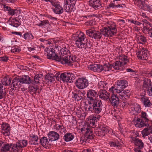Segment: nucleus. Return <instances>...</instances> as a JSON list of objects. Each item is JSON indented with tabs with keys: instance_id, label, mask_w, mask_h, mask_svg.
Returning <instances> with one entry per match:
<instances>
[{
	"instance_id": "1",
	"label": "nucleus",
	"mask_w": 152,
	"mask_h": 152,
	"mask_svg": "<svg viewBox=\"0 0 152 152\" xmlns=\"http://www.w3.org/2000/svg\"><path fill=\"white\" fill-rule=\"evenodd\" d=\"M102 101L98 99L88 101V104L85 106L86 111L89 112L94 113L97 114L100 113L102 110Z\"/></svg>"
},
{
	"instance_id": "2",
	"label": "nucleus",
	"mask_w": 152,
	"mask_h": 152,
	"mask_svg": "<svg viewBox=\"0 0 152 152\" xmlns=\"http://www.w3.org/2000/svg\"><path fill=\"white\" fill-rule=\"evenodd\" d=\"M73 39L75 41V45L77 48L86 49L91 46L90 41L88 40L83 32H80L74 35Z\"/></svg>"
},
{
	"instance_id": "3",
	"label": "nucleus",
	"mask_w": 152,
	"mask_h": 152,
	"mask_svg": "<svg viewBox=\"0 0 152 152\" xmlns=\"http://www.w3.org/2000/svg\"><path fill=\"white\" fill-rule=\"evenodd\" d=\"M75 77L74 75L70 72H66L59 74L56 76V78L58 81L61 80L64 82H73L75 79Z\"/></svg>"
},
{
	"instance_id": "4",
	"label": "nucleus",
	"mask_w": 152,
	"mask_h": 152,
	"mask_svg": "<svg viewBox=\"0 0 152 152\" xmlns=\"http://www.w3.org/2000/svg\"><path fill=\"white\" fill-rule=\"evenodd\" d=\"M27 141L23 140H18L15 144H11V151L12 152H21L23 148L26 146Z\"/></svg>"
},
{
	"instance_id": "5",
	"label": "nucleus",
	"mask_w": 152,
	"mask_h": 152,
	"mask_svg": "<svg viewBox=\"0 0 152 152\" xmlns=\"http://www.w3.org/2000/svg\"><path fill=\"white\" fill-rule=\"evenodd\" d=\"M55 57V60L60 62L62 64L70 66L72 65V63L74 62L75 60V57L73 56H60V57L58 56Z\"/></svg>"
},
{
	"instance_id": "6",
	"label": "nucleus",
	"mask_w": 152,
	"mask_h": 152,
	"mask_svg": "<svg viewBox=\"0 0 152 152\" xmlns=\"http://www.w3.org/2000/svg\"><path fill=\"white\" fill-rule=\"evenodd\" d=\"M11 81V79L10 78L4 77L2 80L0 82L1 90L0 91V99L3 98L6 95V92L4 91L3 89V85H9Z\"/></svg>"
},
{
	"instance_id": "7",
	"label": "nucleus",
	"mask_w": 152,
	"mask_h": 152,
	"mask_svg": "<svg viewBox=\"0 0 152 152\" xmlns=\"http://www.w3.org/2000/svg\"><path fill=\"white\" fill-rule=\"evenodd\" d=\"M86 131L85 133L80 138V141L82 143L84 142L88 143L91 140L93 139L94 138L92 134V131L89 128H86Z\"/></svg>"
},
{
	"instance_id": "8",
	"label": "nucleus",
	"mask_w": 152,
	"mask_h": 152,
	"mask_svg": "<svg viewBox=\"0 0 152 152\" xmlns=\"http://www.w3.org/2000/svg\"><path fill=\"white\" fill-rule=\"evenodd\" d=\"M142 88L148 95L152 96V85L150 79H146L144 80Z\"/></svg>"
},
{
	"instance_id": "9",
	"label": "nucleus",
	"mask_w": 152,
	"mask_h": 152,
	"mask_svg": "<svg viewBox=\"0 0 152 152\" xmlns=\"http://www.w3.org/2000/svg\"><path fill=\"white\" fill-rule=\"evenodd\" d=\"M75 84L76 87L80 89H83L88 85V81L83 78H78L76 80Z\"/></svg>"
},
{
	"instance_id": "10",
	"label": "nucleus",
	"mask_w": 152,
	"mask_h": 152,
	"mask_svg": "<svg viewBox=\"0 0 152 152\" xmlns=\"http://www.w3.org/2000/svg\"><path fill=\"white\" fill-rule=\"evenodd\" d=\"M72 94L73 98L76 100L80 101L83 99L86 93L84 90L75 89L72 92Z\"/></svg>"
},
{
	"instance_id": "11",
	"label": "nucleus",
	"mask_w": 152,
	"mask_h": 152,
	"mask_svg": "<svg viewBox=\"0 0 152 152\" xmlns=\"http://www.w3.org/2000/svg\"><path fill=\"white\" fill-rule=\"evenodd\" d=\"M86 34L90 37L96 39H99L102 37L101 32L91 29L87 30L86 31Z\"/></svg>"
},
{
	"instance_id": "12",
	"label": "nucleus",
	"mask_w": 152,
	"mask_h": 152,
	"mask_svg": "<svg viewBox=\"0 0 152 152\" xmlns=\"http://www.w3.org/2000/svg\"><path fill=\"white\" fill-rule=\"evenodd\" d=\"M137 57L138 58L143 60H147L148 58V50L146 48H141L137 52Z\"/></svg>"
},
{
	"instance_id": "13",
	"label": "nucleus",
	"mask_w": 152,
	"mask_h": 152,
	"mask_svg": "<svg viewBox=\"0 0 152 152\" xmlns=\"http://www.w3.org/2000/svg\"><path fill=\"white\" fill-rule=\"evenodd\" d=\"M54 7L53 9V12L56 14H60L64 12L63 8L60 5V3L56 0H55L52 4Z\"/></svg>"
},
{
	"instance_id": "14",
	"label": "nucleus",
	"mask_w": 152,
	"mask_h": 152,
	"mask_svg": "<svg viewBox=\"0 0 152 152\" xmlns=\"http://www.w3.org/2000/svg\"><path fill=\"white\" fill-rule=\"evenodd\" d=\"M124 89H116L115 87L112 86L109 88V91L112 93H116L119 94L118 96L119 98L124 100L126 99V96L125 95V91Z\"/></svg>"
},
{
	"instance_id": "15",
	"label": "nucleus",
	"mask_w": 152,
	"mask_h": 152,
	"mask_svg": "<svg viewBox=\"0 0 152 152\" xmlns=\"http://www.w3.org/2000/svg\"><path fill=\"white\" fill-rule=\"evenodd\" d=\"M142 31L152 38V24L149 23L143 24Z\"/></svg>"
},
{
	"instance_id": "16",
	"label": "nucleus",
	"mask_w": 152,
	"mask_h": 152,
	"mask_svg": "<svg viewBox=\"0 0 152 152\" xmlns=\"http://www.w3.org/2000/svg\"><path fill=\"white\" fill-rule=\"evenodd\" d=\"M1 133L5 136H9L10 134V127L7 123H3L1 126Z\"/></svg>"
},
{
	"instance_id": "17",
	"label": "nucleus",
	"mask_w": 152,
	"mask_h": 152,
	"mask_svg": "<svg viewBox=\"0 0 152 152\" xmlns=\"http://www.w3.org/2000/svg\"><path fill=\"white\" fill-rule=\"evenodd\" d=\"M101 32L102 35L104 37H111L114 35V32H112V31L110 30L109 27H104L99 30Z\"/></svg>"
},
{
	"instance_id": "18",
	"label": "nucleus",
	"mask_w": 152,
	"mask_h": 152,
	"mask_svg": "<svg viewBox=\"0 0 152 152\" xmlns=\"http://www.w3.org/2000/svg\"><path fill=\"white\" fill-rule=\"evenodd\" d=\"M45 50L46 53L45 54H47V55L48 58L56 60L55 58H56L55 57L56 56H58L55 54L53 48L49 47L45 49Z\"/></svg>"
},
{
	"instance_id": "19",
	"label": "nucleus",
	"mask_w": 152,
	"mask_h": 152,
	"mask_svg": "<svg viewBox=\"0 0 152 152\" xmlns=\"http://www.w3.org/2000/svg\"><path fill=\"white\" fill-rule=\"evenodd\" d=\"M98 95L101 99L104 100L108 99L110 96V94L106 91L105 89H101L98 92Z\"/></svg>"
},
{
	"instance_id": "20",
	"label": "nucleus",
	"mask_w": 152,
	"mask_h": 152,
	"mask_svg": "<svg viewBox=\"0 0 152 152\" xmlns=\"http://www.w3.org/2000/svg\"><path fill=\"white\" fill-rule=\"evenodd\" d=\"M133 143L134 144L136 148H137L139 149H142L144 147V144L142 140L138 138L133 137L132 139Z\"/></svg>"
},
{
	"instance_id": "21",
	"label": "nucleus",
	"mask_w": 152,
	"mask_h": 152,
	"mask_svg": "<svg viewBox=\"0 0 152 152\" xmlns=\"http://www.w3.org/2000/svg\"><path fill=\"white\" fill-rule=\"evenodd\" d=\"M48 136L51 142L57 140L59 138V134L53 131L49 132L48 134Z\"/></svg>"
},
{
	"instance_id": "22",
	"label": "nucleus",
	"mask_w": 152,
	"mask_h": 152,
	"mask_svg": "<svg viewBox=\"0 0 152 152\" xmlns=\"http://www.w3.org/2000/svg\"><path fill=\"white\" fill-rule=\"evenodd\" d=\"M39 143L45 148H49V146L51 144V142L49 139H48L46 137H42L40 139Z\"/></svg>"
},
{
	"instance_id": "23",
	"label": "nucleus",
	"mask_w": 152,
	"mask_h": 152,
	"mask_svg": "<svg viewBox=\"0 0 152 152\" xmlns=\"http://www.w3.org/2000/svg\"><path fill=\"white\" fill-rule=\"evenodd\" d=\"M127 81L125 80H118L116 86L115 87L116 89H124L128 86Z\"/></svg>"
},
{
	"instance_id": "24",
	"label": "nucleus",
	"mask_w": 152,
	"mask_h": 152,
	"mask_svg": "<svg viewBox=\"0 0 152 152\" xmlns=\"http://www.w3.org/2000/svg\"><path fill=\"white\" fill-rule=\"evenodd\" d=\"M97 94L96 91L90 89L88 90L87 92V96L88 100V101H90L92 100L95 99L93 98L96 96Z\"/></svg>"
},
{
	"instance_id": "25",
	"label": "nucleus",
	"mask_w": 152,
	"mask_h": 152,
	"mask_svg": "<svg viewBox=\"0 0 152 152\" xmlns=\"http://www.w3.org/2000/svg\"><path fill=\"white\" fill-rule=\"evenodd\" d=\"M140 99L142 104L144 105L145 107H151L152 105V103L150 102L148 97L143 96L140 97Z\"/></svg>"
},
{
	"instance_id": "26",
	"label": "nucleus",
	"mask_w": 152,
	"mask_h": 152,
	"mask_svg": "<svg viewBox=\"0 0 152 152\" xmlns=\"http://www.w3.org/2000/svg\"><path fill=\"white\" fill-rule=\"evenodd\" d=\"M12 84L13 88H16L20 87L22 84L21 77H15L12 80Z\"/></svg>"
},
{
	"instance_id": "27",
	"label": "nucleus",
	"mask_w": 152,
	"mask_h": 152,
	"mask_svg": "<svg viewBox=\"0 0 152 152\" xmlns=\"http://www.w3.org/2000/svg\"><path fill=\"white\" fill-rule=\"evenodd\" d=\"M21 17L22 16L19 15L18 18H14L11 20L9 22L10 24L14 27H17L21 24V21L19 19V17Z\"/></svg>"
},
{
	"instance_id": "28",
	"label": "nucleus",
	"mask_w": 152,
	"mask_h": 152,
	"mask_svg": "<svg viewBox=\"0 0 152 152\" xmlns=\"http://www.w3.org/2000/svg\"><path fill=\"white\" fill-rule=\"evenodd\" d=\"M38 138L37 135H30L29 139V143L31 145H38L39 144L38 140Z\"/></svg>"
},
{
	"instance_id": "29",
	"label": "nucleus",
	"mask_w": 152,
	"mask_h": 152,
	"mask_svg": "<svg viewBox=\"0 0 152 152\" xmlns=\"http://www.w3.org/2000/svg\"><path fill=\"white\" fill-rule=\"evenodd\" d=\"M112 65V69L114 71V70H121L123 69V66L124 65L123 64L121 63L120 61H117L113 63Z\"/></svg>"
},
{
	"instance_id": "30",
	"label": "nucleus",
	"mask_w": 152,
	"mask_h": 152,
	"mask_svg": "<svg viewBox=\"0 0 152 152\" xmlns=\"http://www.w3.org/2000/svg\"><path fill=\"white\" fill-rule=\"evenodd\" d=\"M119 98L117 95L115 94H113L111 96V100L112 105L114 106H117L119 103Z\"/></svg>"
},
{
	"instance_id": "31",
	"label": "nucleus",
	"mask_w": 152,
	"mask_h": 152,
	"mask_svg": "<svg viewBox=\"0 0 152 152\" xmlns=\"http://www.w3.org/2000/svg\"><path fill=\"white\" fill-rule=\"evenodd\" d=\"M99 1V0H90L89 1V4L90 6L95 10L98 9L101 6Z\"/></svg>"
},
{
	"instance_id": "32",
	"label": "nucleus",
	"mask_w": 152,
	"mask_h": 152,
	"mask_svg": "<svg viewBox=\"0 0 152 152\" xmlns=\"http://www.w3.org/2000/svg\"><path fill=\"white\" fill-rule=\"evenodd\" d=\"M134 125L136 127L138 128L146 126L147 123L142 119L137 118L134 122Z\"/></svg>"
},
{
	"instance_id": "33",
	"label": "nucleus",
	"mask_w": 152,
	"mask_h": 152,
	"mask_svg": "<svg viewBox=\"0 0 152 152\" xmlns=\"http://www.w3.org/2000/svg\"><path fill=\"white\" fill-rule=\"evenodd\" d=\"M134 115L140 113L141 111L140 106L137 104H135L134 107H132L130 110Z\"/></svg>"
},
{
	"instance_id": "34",
	"label": "nucleus",
	"mask_w": 152,
	"mask_h": 152,
	"mask_svg": "<svg viewBox=\"0 0 152 152\" xmlns=\"http://www.w3.org/2000/svg\"><path fill=\"white\" fill-rule=\"evenodd\" d=\"M75 136L72 133H67L63 137V139L66 142H69L72 140L74 138Z\"/></svg>"
},
{
	"instance_id": "35",
	"label": "nucleus",
	"mask_w": 152,
	"mask_h": 152,
	"mask_svg": "<svg viewBox=\"0 0 152 152\" xmlns=\"http://www.w3.org/2000/svg\"><path fill=\"white\" fill-rule=\"evenodd\" d=\"M21 78L22 84L25 83L29 84L31 83L30 78L28 75H23L21 77Z\"/></svg>"
},
{
	"instance_id": "36",
	"label": "nucleus",
	"mask_w": 152,
	"mask_h": 152,
	"mask_svg": "<svg viewBox=\"0 0 152 152\" xmlns=\"http://www.w3.org/2000/svg\"><path fill=\"white\" fill-rule=\"evenodd\" d=\"M134 3L139 8L143 9L144 7L145 3L142 0H135L134 1Z\"/></svg>"
},
{
	"instance_id": "37",
	"label": "nucleus",
	"mask_w": 152,
	"mask_h": 152,
	"mask_svg": "<svg viewBox=\"0 0 152 152\" xmlns=\"http://www.w3.org/2000/svg\"><path fill=\"white\" fill-rule=\"evenodd\" d=\"M60 52L61 56L71 55L69 50L65 47L60 49Z\"/></svg>"
},
{
	"instance_id": "38",
	"label": "nucleus",
	"mask_w": 152,
	"mask_h": 152,
	"mask_svg": "<svg viewBox=\"0 0 152 152\" xmlns=\"http://www.w3.org/2000/svg\"><path fill=\"white\" fill-rule=\"evenodd\" d=\"M56 129L58 132L61 133H65L66 129L62 125H56Z\"/></svg>"
},
{
	"instance_id": "39",
	"label": "nucleus",
	"mask_w": 152,
	"mask_h": 152,
	"mask_svg": "<svg viewBox=\"0 0 152 152\" xmlns=\"http://www.w3.org/2000/svg\"><path fill=\"white\" fill-rule=\"evenodd\" d=\"M142 137L143 138H147V137L149 136L151 133V131L148 128H145L141 131Z\"/></svg>"
},
{
	"instance_id": "40",
	"label": "nucleus",
	"mask_w": 152,
	"mask_h": 152,
	"mask_svg": "<svg viewBox=\"0 0 152 152\" xmlns=\"http://www.w3.org/2000/svg\"><path fill=\"white\" fill-rule=\"evenodd\" d=\"M108 84L106 83L104 81H101L99 82L98 86L100 89H103L102 88L105 89L108 88Z\"/></svg>"
},
{
	"instance_id": "41",
	"label": "nucleus",
	"mask_w": 152,
	"mask_h": 152,
	"mask_svg": "<svg viewBox=\"0 0 152 152\" xmlns=\"http://www.w3.org/2000/svg\"><path fill=\"white\" fill-rule=\"evenodd\" d=\"M112 64H110L109 63L105 64L102 66V70H104L105 71L111 70L113 71L112 69Z\"/></svg>"
},
{
	"instance_id": "42",
	"label": "nucleus",
	"mask_w": 152,
	"mask_h": 152,
	"mask_svg": "<svg viewBox=\"0 0 152 152\" xmlns=\"http://www.w3.org/2000/svg\"><path fill=\"white\" fill-rule=\"evenodd\" d=\"M64 10L66 12H70L72 11H74V7H71V4H70V6L69 4H68V5L65 4L64 3Z\"/></svg>"
},
{
	"instance_id": "43",
	"label": "nucleus",
	"mask_w": 152,
	"mask_h": 152,
	"mask_svg": "<svg viewBox=\"0 0 152 152\" xmlns=\"http://www.w3.org/2000/svg\"><path fill=\"white\" fill-rule=\"evenodd\" d=\"M119 59L121 60V63L123 64L124 65L129 62V60L127 58V56L125 55L120 56L119 57Z\"/></svg>"
},
{
	"instance_id": "44",
	"label": "nucleus",
	"mask_w": 152,
	"mask_h": 152,
	"mask_svg": "<svg viewBox=\"0 0 152 152\" xmlns=\"http://www.w3.org/2000/svg\"><path fill=\"white\" fill-rule=\"evenodd\" d=\"M97 121V120L94 118L90 119L88 122L89 126L94 128L95 126V124Z\"/></svg>"
},
{
	"instance_id": "45",
	"label": "nucleus",
	"mask_w": 152,
	"mask_h": 152,
	"mask_svg": "<svg viewBox=\"0 0 152 152\" xmlns=\"http://www.w3.org/2000/svg\"><path fill=\"white\" fill-rule=\"evenodd\" d=\"M23 36L24 39L27 40H31L33 39L34 38V37L31 34L28 32L25 33Z\"/></svg>"
},
{
	"instance_id": "46",
	"label": "nucleus",
	"mask_w": 152,
	"mask_h": 152,
	"mask_svg": "<svg viewBox=\"0 0 152 152\" xmlns=\"http://www.w3.org/2000/svg\"><path fill=\"white\" fill-rule=\"evenodd\" d=\"M50 25L48 21V20H45L40 21V22L38 23L37 25L39 26H49Z\"/></svg>"
},
{
	"instance_id": "47",
	"label": "nucleus",
	"mask_w": 152,
	"mask_h": 152,
	"mask_svg": "<svg viewBox=\"0 0 152 152\" xmlns=\"http://www.w3.org/2000/svg\"><path fill=\"white\" fill-rule=\"evenodd\" d=\"M10 149H11V144H9L4 143V146H3V147L1 148V150L5 152L9 150Z\"/></svg>"
},
{
	"instance_id": "48",
	"label": "nucleus",
	"mask_w": 152,
	"mask_h": 152,
	"mask_svg": "<svg viewBox=\"0 0 152 152\" xmlns=\"http://www.w3.org/2000/svg\"><path fill=\"white\" fill-rule=\"evenodd\" d=\"M77 0H66L64 1V4H65L68 5V4H70L71 7H74L76 1Z\"/></svg>"
},
{
	"instance_id": "49",
	"label": "nucleus",
	"mask_w": 152,
	"mask_h": 152,
	"mask_svg": "<svg viewBox=\"0 0 152 152\" xmlns=\"http://www.w3.org/2000/svg\"><path fill=\"white\" fill-rule=\"evenodd\" d=\"M146 42V38L144 36H140L138 38V42L139 43L142 44V42L144 43Z\"/></svg>"
},
{
	"instance_id": "50",
	"label": "nucleus",
	"mask_w": 152,
	"mask_h": 152,
	"mask_svg": "<svg viewBox=\"0 0 152 152\" xmlns=\"http://www.w3.org/2000/svg\"><path fill=\"white\" fill-rule=\"evenodd\" d=\"M141 116L142 118L144 119L146 122L148 120V115L147 113L145 112L142 111L141 112Z\"/></svg>"
},
{
	"instance_id": "51",
	"label": "nucleus",
	"mask_w": 152,
	"mask_h": 152,
	"mask_svg": "<svg viewBox=\"0 0 152 152\" xmlns=\"http://www.w3.org/2000/svg\"><path fill=\"white\" fill-rule=\"evenodd\" d=\"M101 129L105 134H107V133H108L110 131V130L111 129L106 126H102Z\"/></svg>"
},
{
	"instance_id": "52",
	"label": "nucleus",
	"mask_w": 152,
	"mask_h": 152,
	"mask_svg": "<svg viewBox=\"0 0 152 152\" xmlns=\"http://www.w3.org/2000/svg\"><path fill=\"white\" fill-rule=\"evenodd\" d=\"M42 74H37L34 77V81L36 83H39V79L42 77Z\"/></svg>"
},
{
	"instance_id": "53",
	"label": "nucleus",
	"mask_w": 152,
	"mask_h": 152,
	"mask_svg": "<svg viewBox=\"0 0 152 152\" xmlns=\"http://www.w3.org/2000/svg\"><path fill=\"white\" fill-rule=\"evenodd\" d=\"M97 64H94L92 65H90L88 66V68L90 70L95 72H96Z\"/></svg>"
},
{
	"instance_id": "54",
	"label": "nucleus",
	"mask_w": 152,
	"mask_h": 152,
	"mask_svg": "<svg viewBox=\"0 0 152 152\" xmlns=\"http://www.w3.org/2000/svg\"><path fill=\"white\" fill-rule=\"evenodd\" d=\"M29 91L31 93H33V94H35L38 89L37 86H32L29 88Z\"/></svg>"
},
{
	"instance_id": "55",
	"label": "nucleus",
	"mask_w": 152,
	"mask_h": 152,
	"mask_svg": "<svg viewBox=\"0 0 152 152\" xmlns=\"http://www.w3.org/2000/svg\"><path fill=\"white\" fill-rule=\"evenodd\" d=\"M45 79L46 80H48V82L50 81L51 82L54 81L55 79L52 76H50L48 75H47L45 77Z\"/></svg>"
},
{
	"instance_id": "56",
	"label": "nucleus",
	"mask_w": 152,
	"mask_h": 152,
	"mask_svg": "<svg viewBox=\"0 0 152 152\" xmlns=\"http://www.w3.org/2000/svg\"><path fill=\"white\" fill-rule=\"evenodd\" d=\"M18 12L17 10L16 9H11L9 11H8V13L11 15H13L15 14H17Z\"/></svg>"
},
{
	"instance_id": "57",
	"label": "nucleus",
	"mask_w": 152,
	"mask_h": 152,
	"mask_svg": "<svg viewBox=\"0 0 152 152\" xmlns=\"http://www.w3.org/2000/svg\"><path fill=\"white\" fill-rule=\"evenodd\" d=\"M96 134L97 135L100 137L104 136L105 134V133L102 131L101 129L100 130L98 131L97 132H96Z\"/></svg>"
},
{
	"instance_id": "58",
	"label": "nucleus",
	"mask_w": 152,
	"mask_h": 152,
	"mask_svg": "<svg viewBox=\"0 0 152 152\" xmlns=\"http://www.w3.org/2000/svg\"><path fill=\"white\" fill-rule=\"evenodd\" d=\"M110 146L113 147H118L119 146V143L118 142H113L110 143Z\"/></svg>"
},
{
	"instance_id": "59",
	"label": "nucleus",
	"mask_w": 152,
	"mask_h": 152,
	"mask_svg": "<svg viewBox=\"0 0 152 152\" xmlns=\"http://www.w3.org/2000/svg\"><path fill=\"white\" fill-rule=\"evenodd\" d=\"M17 0H0L1 2L5 3H13Z\"/></svg>"
},
{
	"instance_id": "60",
	"label": "nucleus",
	"mask_w": 152,
	"mask_h": 152,
	"mask_svg": "<svg viewBox=\"0 0 152 152\" xmlns=\"http://www.w3.org/2000/svg\"><path fill=\"white\" fill-rule=\"evenodd\" d=\"M54 48L53 49V51L55 52V54H56L61 49V48L60 47L56 45L55 46V48L54 47Z\"/></svg>"
},
{
	"instance_id": "61",
	"label": "nucleus",
	"mask_w": 152,
	"mask_h": 152,
	"mask_svg": "<svg viewBox=\"0 0 152 152\" xmlns=\"http://www.w3.org/2000/svg\"><path fill=\"white\" fill-rule=\"evenodd\" d=\"M117 1V0H114L113 1V3H110L108 6V7H112L113 8H116V4L115 3V1Z\"/></svg>"
},
{
	"instance_id": "62",
	"label": "nucleus",
	"mask_w": 152,
	"mask_h": 152,
	"mask_svg": "<svg viewBox=\"0 0 152 152\" xmlns=\"http://www.w3.org/2000/svg\"><path fill=\"white\" fill-rule=\"evenodd\" d=\"M96 72H100L102 71V66L100 64H97Z\"/></svg>"
},
{
	"instance_id": "63",
	"label": "nucleus",
	"mask_w": 152,
	"mask_h": 152,
	"mask_svg": "<svg viewBox=\"0 0 152 152\" xmlns=\"http://www.w3.org/2000/svg\"><path fill=\"white\" fill-rule=\"evenodd\" d=\"M145 7L150 12L152 13V5L150 4H145Z\"/></svg>"
},
{
	"instance_id": "64",
	"label": "nucleus",
	"mask_w": 152,
	"mask_h": 152,
	"mask_svg": "<svg viewBox=\"0 0 152 152\" xmlns=\"http://www.w3.org/2000/svg\"><path fill=\"white\" fill-rule=\"evenodd\" d=\"M11 51L12 52L15 53L16 52H19L20 51V50L18 48H16L15 47H13Z\"/></svg>"
}]
</instances>
